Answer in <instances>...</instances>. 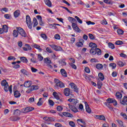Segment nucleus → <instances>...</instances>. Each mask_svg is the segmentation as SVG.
I'll return each mask as SVG.
<instances>
[{
	"instance_id": "53",
	"label": "nucleus",
	"mask_w": 127,
	"mask_h": 127,
	"mask_svg": "<svg viewBox=\"0 0 127 127\" xmlns=\"http://www.w3.org/2000/svg\"><path fill=\"white\" fill-rule=\"evenodd\" d=\"M88 36L91 40H94V39H95V37L94 36V35H93V34H89Z\"/></svg>"
},
{
	"instance_id": "39",
	"label": "nucleus",
	"mask_w": 127,
	"mask_h": 127,
	"mask_svg": "<svg viewBox=\"0 0 127 127\" xmlns=\"http://www.w3.org/2000/svg\"><path fill=\"white\" fill-rule=\"evenodd\" d=\"M76 46H77V47H82V46H83V42H77L76 44H75Z\"/></svg>"
},
{
	"instance_id": "16",
	"label": "nucleus",
	"mask_w": 127,
	"mask_h": 127,
	"mask_svg": "<svg viewBox=\"0 0 127 127\" xmlns=\"http://www.w3.org/2000/svg\"><path fill=\"white\" fill-rule=\"evenodd\" d=\"M96 118L100 121H106V117L104 115H96Z\"/></svg>"
},
{
	"instance_id": "9",
	"label": "nucleus",
	"mask_w": 127,
	"mask_h": 127,
	"mask_svg": "<svg viewBox=\"0 0 127 127\" xmlns=\"http://www.w3.org/2000/svg\"><path fill=\"white\" fill-rule=\"evenodd\" d=\"M69 86H70V88H71V89H73L74 92H76V93H78L79 89H78V87H77V85H76V84H75V83H70L69 84Z\"/></svg>"
},
{
	"instance_id": "51",
	"label": "nucleus",
	"mask_w": 127,
	"mask_h": 127,
	"mask_svg": "<svg viewBox=\"0 0 127 127\" xmlns=\"http://www.w3.org/2000/svg\"><path fill=\"white\" fill-rule=\"evenodd\" d=\"M4 17L6 19H10V15H9V14H5L4 15Z\"/></svg>"
},
{
	"instance_id": "10",
	"label": "nucleus",
	"mask_w": 127,
	"mask_h": 127,
	"mask_svg": "<svg viewBox=\"0 0 127 127\" xmlns=\"http://www.w3.org/2000/svg\"><path fill=\"white\" fill-rule=\"evenodd\" d=\"M37 18L39 21L40 25H41V26H44V22L42 21V17L40 15H37Z\"/></svg>"
},
{
	"instance_id": "30",
	"label": "nucleus",
	"mask_w": 127,
	"mask_h": 127,
	"mask_svg": "<svg viewBox=\"0 0 127 127\" xmlns=\"http://www.w3.org/2000/svg\"><path fill=\"white\" fill-rule=\"evenodd\" d=\"M104 2L107 4H114V1L112 0H104Z\"/></svg>"
},
{
	"instance_id": "34",
	"label": "nucleus",
	"mask_w": 127,
	"mask_h": 127,
	"mask_svg": "<svg viewBox=\"0 0 127 127\" xmlns=\"http://www.w3.org/2000/svg\"><path fill=\"white\" fill-rule=\"evenodd\" d=\"M53 95L55 99H56L58 100H60V98H59V95H58V93H57V92H53Z\"/></svg>"
},
{
	"instance_id": "64",
	"label": "nucleus",
	"mask_w": 127,
	"mask_h": 127,
	"mask_svg": "<svg viewBox=\"0 0 127 127\" xmlns=\"http://www.w3.org/2000/svg\"><path fill=\"white\" fill-rule=\"evenodd\" d=\"M55 127H62V125H61V124H60V123H56L55 125Z\"/></svg>"
},
{
	"instance_id": "42",
	"label": "nucleus",
	"mask_w": 127,
	"mask_h": 127,
	"mask_svg": "<svg viewBox=\"0 0 127 127\" xmlns=\"http://www.w3.org/2000/svg\"><path fill=\"white\" fill-rule=\"evenodd\" d=\"M124 30L122 29L117 30V33L119 35H123V34H124Z\"/></svg>"
},
{
	"instance_id": "13",
	"label": "nucleus",
	"mask_w": 127,
	"mask_h": 127,
	"mask_svg": "<svg viewBox=\"0 0 127 127\" xmlns=\"http://www.w3.org/2000/svg\"><path fill=\"white\" fill-rule=\"evenodd\" d=\"M63 115L64 117H66V118H73L74 117L71 113L67 112H63Z\"/></svg>"
},
{
	"instance_id": "11",
	"label": "nucleus",
	"mask_w": 127,
	"mask_h": 127,
	"mask_svg": "<svg viewBox=\"0 0 127 127\" xmlns=\"http://www.w3.org/2000/svg\"><path fill=\"white\" fill-rule=\"evenodd\" d=\"M68 107L71 111H72V112H73V113H78L79 112V111H78V109L72 105L68 104Z\"/></svg>"
},
{
	"instance_id": "24",
	"label": "nucleus",
	"mask_w": 127,
	"mask_h": 127,
	"mask_svg": "<svg viewBox=\"0 0 127 127\" xmlns=\"http://www.w3.org/2000/svg\"><path fill=\"white\" fill-rule=\"evenodd\" d=\"M122 105H127V96H124L123 99L121 101Z\"/></svg>"
},
{
	"instance_id": "46",
	"label": "nucleus",
	"mask_w": 127,
	"mask_h": 127,
	"mask_svg": "<svg viewBox=\"0 0 127 127\" xmlns=\"http://www.w3.org/2000/svg\"><path fill=\"white\" fill-rule=\"evenodd\" d=\"M19 120H20V117H16L13 118L12 121V122H17V121H19Z\"/></svg>"
},
{
	"instance_id": "1",
	"label": "nucleus",
	"mask_w": 127,
	"mask_h": 127,
	"mask_svg": "<svg viewBox=\"0 0 127 127\" xmlns=\"http://www.w3.org/2000/svg\"><path fill=\"white\" fill-rule=\"evenodd\" d=\"M89 47H91V49L90 51V54L92 55H98V56H100V55H102V50L99 48H98V46L95 43H93L91 42L89 44Z\"/></svg>"
},
{
	"instance_id": "49",
	"label": "nucleus",
	"mask_w": 127,
	"mask_h": 127,
	"mask_svg": "<svg viewBox=\"0 0 127 127\" xmlns=\"http://www.w3.org/2000/svg\"><path fill=\"white\" fill-rule=\"evenodd\" d=\"M115 44H116V45H122V44H124V42L122 41H117L115 42Z\"/></svg>"
},
{
	"instance_id": "14",
	"label": "nucleus",
	"mask_w": 127,
	"mask_h": 127,
	"mask_svg": "<svg viewBox=\"0 0 127 127\" xmlns=\"http://www.w3.org/2000/svg\"><path fill=\"white\" fill-rule=\"evenodd\" d=\"M31 85H32L31 81H28L24 83V86L25 87V88H29L30 87H31Z\"/></svg>"
},
{
	"instance_id": "61",
	"label": "nucleus",
	"mask_w": 127,
	"mask_h": 127,
	"mask_svg": "<svg viewBox=\"0 0 127 127\" xmlns=\"http://www.w3.org/2000/svg\"><path fill=\"white\" fill-rule=\"evenodd\" d=\"M110 67H112V69H115L117 67V64H109Z\"/></svg>"
},
{
	"instance_id": "5",
	"label": "nucleus",
	"mask_w": 127,
	"mask_h": 127,
	"mask_svg": "<svg viewBox=\"0 0 127 127\" xmlns=\"http://www.w3.org/2000/svg\"><path fill=\"white\" fill-rule=\"evenodd\" d=\"M26 22L27 25L29 29H32V22H31V18L28 15L26 16Z\"/></svg>"
},
{
	"instance_id": "26",
	"label": "nucleus",
	"mask_w": 127,
	"mask_h": 127,
	"mask_svg": "<svg viewBox=\"0 0 127 127\" xmlns=\"http://www.w3.org/2000/svg\"><path fill=\"white\" fill-rule=\"evenodd\" d=\"M20 15V11L19 10H16L14 12V17H18Z\"/></svg>"
},
{
	"instance_id": "37",
	"label": "nucleus",
	"mask_w": 127,
	"mask_h": 127,
	"mask_svg": "<svg viewBox=\"0 0 127 127\" xmlns=\"http://www.w3.org/2000/svg\"><path fill=\"white\" fill-rule=\"evenodd\" d=\"M26 46H27L28 48L25 47L23 48V49L24 51H28V50H31V47H30L29 45L27 44Z\"/></svg>"
},
{
	"instance_id": "12",
	"label": "nucleus",
	"mask_w": 127,
	"mask_h": 127,
	"mask_svg": "<svg viewBox=\"0 0 127 127\" xmlns=\"http://www.w3.org/2000/svg\"><path fill=\"white\" fill-rule=\"evenodd\" d=\"M67 101L68 102H70V103H72L73 105H77V104H78V100L73 98H69L67 100Z\"/></svg>"
},
{
	"instance_id": "27",
	"label": "nucleus",
	"mask_w": 127,
	"mask_h": 127,
	"mask_svg": "<svg viewBox=\"0 0 127 127\" xmlns=\"http://www.w3.org/2000/svg\"><path fill=\"white\" fill-rule=\"evenodd\" d=\"M98 77L101 81H104L105 80V76H104V74L102 72H99L98 73Z\"/></svg>"
},
{
	"instance_id": "47",
	"label": "nucleus",
	"mask_w": 127,
	"mask_h": 127,
	"mask_svg": "<svg viewBox=\"0 0 127 127\" xmlns=\"http://www.w3.org/2000/svg\"><path fill=\"white\" fill-rule=\"evenodd\" d=\"M86 23L87 25H95V24H96L95 22H92L91 21H87Z\"/></svg>"
},
{
	"instance_id": "25",
	"label": "nucleus",
	"mask_w": 127,
	"mask_h": 127,
	"mask_svg": "<svg viewBox=\"0 0 127 127\" xmlns=\"http://www.w3.org/2000/svg\"><path fill=\"white\" fill-rule=\"evenodd\" d=\"M20 60L22 63H27V62H28V60H27V59H26L24 57H21L20 58Z\"/></svg>"
},
{
	"instance_id": "57",
	"label": "nucleus",
	"mask_w": 127,
	"mask_h": 127,
	"mask_svg": "<svg viewBox=\"0 0 127 127\" xmlns=\"http://www.w3.org/2000/svg\"><path fill=\"white\" fill-rule=\"evenodd\" d=\"M46 51H47V52H48L49 53H52L53 52L52 49H51V48H50L49 47H47L46 48Z\"/></svg>"
},
{
	"instance_id": "3",
	"label": "nucleus",
	"mask_w": 127,
	"mask_h": 127,
	"mask_svg": "<svg viewBox=\"0 0 127 127\" xmlns=\"http://www.w3.org/2000/svg\"><path fill=\"white\" fill-rule=\"evenodd\" d=\"M55 85H54L55 89L58 90L60 88H65V84L62 81L57 78L54 79Z\"/></svg>"
},
{
	"instance_id": "19",
	"label": "nucleus",
	"mask_w": 127,
	"mask_h": 127,
	"mask_svg": "<svg viewBox=\"0 0 127 127\" xmlns=\"http://www.w3.org/2000/svg\"><path fill=\"white\" fill-rule=\"evenodd\" d=\"M61 74H62V76L63 77H67V72H66V70L64 68H62L60 70Z\"/></svg>"
},
{
	"instance_id": "15",
	"label": "nucleus",
	"mask_w": 127,
	"mask_h": 127,
	"mask_svg": "<svg viewBox=\"0 0 127 127\" xmlns=\"http://www.w3.org/2000/svg\"><path fill=\"white\" fill-rule=\"evenodd\" d=\"M84 104H85V106L86 111L88 114H91V109L89 107V104H88V103H87L86 102L84 103Z\"/></svg>"
},
{
	"instance_id": "22",
	"label": "nucleus",
	"mask_w": 127,
	"mask_h": 127,
	"mask_svg": "<svg viewBox=\"0 0 127 127\" xmlns=\"http://www.w3.org/2000/svg\"><path fill=\"white\" fill-rule=\"evenodd\" d=\"M44 62L47 64H51L52 62H51V60L50 58H46L44 59Z\"/></svg>"
},
{
	"instance_id": "55",
	"label": "nucleus",
	"mask_w": 127,
	"mask_h": 127,
	"mask_svg": "<svg viewBox=\"0 0 127 127\" xmlns=\"http://www.w3.org/2000/svg\"><path fill=\"white\" fill-rule=\"evenodd\" d=\"M77 122H80V123L83 124V125H84V126H86V122L82 119H77Z\"/></svg>"
},
{
	"instance_id": "44",
	"label": "nucleus",
	"mask_w": 127,
	"mask_h": 127,
	"mask_svg": "<svg viewBox=\"0 0 127 127\" xmlns=\"http://www.w3.org/2000/svg\"><path fill=\"white\" fill-rule=\"evenodd\" d=\"M38 59L40 61H42V60H43V57H42V55H41V54H38Z\"/></svg>"
},
{
	"instance_id": "38",
	"label": "nucleus",
	"mask_w": 127,
	"mask_h": 127,
	"mask_svg": "<svg viewBox=\"0 0 127 127\" xmlns=\"http://www.w3.org/2000/svg\"><path fill=\"white\" fill-rule=\"evenodd\" d=\"M74 18H75V19H76L77 21H78V22H79V23H80V24H82V23H83V21H82L81 20V19H80V18L79 17H78L77 16H75Z\"/></svg>"
},
{
	"instance_id": "52",
	"label": "nucleus",
	"mask_w": 127,
	"mask_h": 127,
	"mask_svg": "<svg viewBox=\"0 0 127 127\" xmlns=\"http://www.w3.org/2000/svg\"><path fill=\"white\" fill-rule=\"evenodd\" d=\"M50 26H52L53 28H54L55 29H57V26H56V23H53V24H49Z\"/></svg>"
},
{
	"instance_id": "40",
	"label": "nucleus",
	"mask_w": 127,
	"mask_h": 127,
	"mask_svg": "<svg viewBox=\"0 0 127 127\" xmlns=\"http://www.w3.org/2000/svg\"><path fill=\"white\" fill-rule=\"evenodd\" d=\"M108 46L109 48H111L112 49H115V45L112 43H108Z\"/></svg>"
},
{
	"instance_id": "56",
	"label": "nucleus",
	"mask_w": 127,
	"mask_h": 127,
	"mask_svg": "<svg viewBox=\"0 0 127 127\" xmlns=\"http://www.w3.org/2000/svg\"><path fill=\"white\" fill-rule=\"evenodd\" d=\"M55 39H57V40H60V38H61L60 35L56 34L55 35Z\"/></svg>"
},
{
	"instance_id": "45",
	"label": "nucleus",
	"mask_w": 127,
	"mask_h": 127,
	"mask_svg": "<svg viewBox=\"0 0 127 127\" xmlns=\"http://www.w3.org/2000/svg\"><path fill=\"white\" fill-rule=\"evenodd\" d=\"M114 99L112 98H108L106 101L108 103H109V104H112L113 103H114Z\"/></svg>"
},
{
	"instance_id": "54",
	"label": "nucleus",
	"mask_w": 127,
	"mask_h": 127,
	"mask_svg": "<svg viewBox=\"0 0 127 127\" xmlns=\"http://www.w3.org/2000/svg\"><path fill=\"white\" fill-rule=\"evenodd\" d=\"M69 125L70 127H75V123L73 121H70L69 122Z\"/></svg>"
},
{
	"instance_id": "35",
	"label": "nucleus",
	"mask_w": 127,
	"mask_h": 127,
	"mask_svg": "<svg viewBox=\"0 0 127 127\" xmlns=\"http://www.w3.org/2000/svg\"><path fill=\"white\" fill-rule=\"evenodd\" d=\"M96 68L98 69V70H102L104 68V66L102 64H96Z\"/></svg>"
},
{
	"instance_id": "28",
	"label": "nucleus",
	"mask_w": 127,
	"mask_h": 127,
	"mask_svg": "<svg viewBox=\"0 0 127 127\" xmlns=\"http://www.w3.org/2000/svg\"><path fill=\"white\" fill-rule=\"evenodd\" d=\"M33 27H36L38 25V22H37V19L36 18L34 17L33 19Z\"/></svg>"
},
{
	"instance_id": "60",
	"label": "nucleus",
	"mask_w": 127,
	"mask_h": 127,
	"mask_svg": "<svg viewBox=\"0 0 127 127\" xmlns=\"http://www.w3.org/2000/svg\"><path fill=\"white\" fill-rule=\"evenodd\" d=\"M31 70L32 72H33V73H35L36 72H37V71H38V70L37 69L33 67H31Z\"/></svg>"
},
{
	"instance_id": "59",
	"label": "nucleus",
	"mask_w": 127,
	"mask_h": 127,
	"mask_svg": "<svg viewBox=\"0 0 127 127\" xmlns=\"http://www.w3.org/2000/svg\"><path fill=\"white\" fill-rule=\"evenodd\" d=\"M49 104L52 107H53V106H54V102H53V101L51 100H49Z\"/></svg>"
},
{
	"instance_id": "29",
	"label": "nucleus",
	"mask_w": 127,
	"mask_h": 127,
	"mask_svg": "<svg viewBox=\"0 0 127 127\" xmlns=\"http://www.w3.org/2000/svg\"><path fill=\"white\" fill-rule=\"evenodd\" d=\"M18 31H17V30H13L12 35L14 37H18Z\"/></svg>"
},
{
	"instance_id": "7",
	"label": "nucleus",
	"mask_w": 127,
	"mask_h": 127,
	"mask_svg": "<svg viewBox=\"0 0 127 127\" xmlns=\"http://www.w3.org/2000/svg\"><path fill=\"white\" fill-rule=\"evenodd\" d=\"M49 46L52 48V49H54V50H55V51H62L63 49L61 47L58 46L56 45L52 44V45H49Z\"/></svg>"
},
{
	"instance_id": "18",
	"label": "nucleus",
	"mask_w": 127,
	"mask_h": 127,
	"mask_svg": "<svg viewBox=\"0 0 127 127\" xmlns=\"http://www.w3.org/2000/svg\"><path fill=\"white\" fill-rule=\"evenodd\" d=\"M44 1L45 4L49 6V7H52V3L51 2V1H50V0H44Z\"/></svg>"
},
{
	"instance_id": "20",
	"label": "nucleus",
	"mask_w": 127,
	"mask_h": 127,
	"mask_svg": "<svg viewBox=\"0 0 127 127\" xmlns=\"http://www.w3.org/2000/svg\"><path fill=\"white\" fill-rule=\"evenodd\" d=\"M116 97L118 100H121L123 98V94L120 92H117L116 93Z\"/></svg>"
},
{
	"instance_id": "21",
	"label": "nucleus",
	"mask_w": 127,
	"mask_h": 127,
	"mask_svg": "<svg viewBox=\"0 0 127 127\" xmlns=\"http://www.w3.org/2000/svg\"><path fill=\"white\" fill-rule=\"evenodd\" d=\"M2 29L4 33H7L8 32V27L6 25H3L2 27Z\"/></svg>"
},
{
	"instance_id": "6",
	"label": "nucleus",
	"mask_w": 127,
	"mask_h": 127,
	"mask_svg": "<svg viewBox=\"0 0 127 127\" xmlns=\"http://www.w3.org/2000/svg\"><path fill=\"white\" fill-rule=\"evenodd\" d=\"M39 89V86L38 85H33L30 87L27 91L26 93L29 94L32 92V91H36V90H38Z\"/></svg>"
},
{
	"instance_id": "48",
	"label": "nucleus",
	"mask_w": 127,
	"mask_h": 127,
	"mask_svg": "<svg viewBox=\"0 0 127 127\" xmlns=\"http://www.w3.org/2000/svg\"><path fill=\"white\" fill-rule=\"evenodd\" d=\"M57 110L58 112H61V111H63V107H62V106H58L57 107Z\"/></svg>"
},
{
	"instance_id": "33",
	"label": "nucleus",
	"mask_w": 127,
	"mask_h": 127,
	"mask_svg": "<svg viewBox=\"0 0 127 127\" xmlns=\"http://www.w3.org/2000/svg\"><path fill=\"white\" fill-rule=\"evenodd\" d=\"M110 103H109V102H106L104 103V105H105L106 107H108L111 111H113V110H114V108L111 106V105H110Z\"/></svg>"
},
{
	"instance_id": "36",
	"label": "nucleus",
	"mask_w": 127,
	"mask_h": 127,
	"mask_svg": "<svg viewBox=\"0 0 127 127\" xmlns=\"http://www.w3.org/2000/svg\"><path fill=\"white\" fill-rule=\"evenodd\" d=\"M21 113V111H20V110H18V109H16L14 111V115H16V116H20V114Z\"/></svg>"
},
{
	"instance_id": "62",
	"label": "nucleus",
	"mask_w": 127,
	"mask_h": 127,
	"mask_svg": "<svg viewBox=\"0 0 127 127\" xmlns=\"http://www.w3.org/2000/svg\"><path fill=\"white\" fill-rule=\"evenodd\" d=\"M15 59H16L13 56H10V57H8V60H13L14 61V60H15Z\"/></svg>"
},
{
	"instance_id": "50",
	"label": "nucleus",
	"mask_w": 127,
	"mask_h": 127,
	"mask_svg": "<svg viewBox=\"0 0 127 127\" xmlns=\"http://www.w3.org/2000/svg\"><path fill=\"white\" fill-rule=\"evenodd\" d=\"M21 73H23V74H24V75H26V76H27V75H28V72H27V71H26V70H25L24 69H21Z\"/></svg>"
},
{
	"instance_id": "41",
	"label": "nucleus",
	"mask_w": 127,
	"mask_h": 127,
	"mask_svg": "<svg viewBox=\"0 0 127 127\" xmlns=\"http://www.w3.org/2000/svg\"><path fill=\"white\" fill-rule=\"evenodd\" d=\"M43 98H39V102L37 103V105L38 106H42V104H43V102L42 101V100L43 99Z\"/></svg>"
},
{
	"instance_id": "17",
	"label": "nucleus",
	"mask_w": 127,
	"mask_h": 127,
	"mask_svg": "<svg viewBox=\"0 0 127 127\" xmlns=\"http://www.w3.org/2000/svg\"><path fill=\"white\" fill-rule=\"evenodd\" d=\"M64 93L65 96L68 97L70 95V89L68 88H65L64 90Z\"/></svg>"
},
{
	"instance_id": "8",
	"label": "nucleus",
	"mask_w": 127,
	"mask_h": 127,
	"mask_svg": "<svg viewBox=\"0 0 127 127\" xmlns=\"http://www.w3.org/2000/svg\"><path fill=\"white\" fill-rule=\"evenodd\" d=\"M34 110V108L28 107L26 108H24L22 109V113L24 114H26V113H29V112H31Z\"/></svg>"
},
{
	"instance_id": "43",
	"label": "nucleus",
	"mask_w": 127,
	"mask_h": 127,
	"mask_svg": "<svg viewBox=\"0 0 127 127\" xmlns=\"http://www.w3.org/2000/svg\"><path fill=\"white\" fill-rule=\"evenodd\" d=\"M40 36L44 39V40H46L47 39V36L45 34H41Z\"/></svg>"
},
{
	"instance_id": "4",
	"label": "nucleus",
	"mask_w": 127,
	"mask_h": 127,
	"mask_svg": "<svg viewBox=\"0 0 127 127\" xmlns=\"http://www.w3.org/2000/svg\"><path fill=\"white\" fill-rule=\"evenodd\" d=\"M16 29L18 32L19 35H20V36H21L22 37H24V38L27 37V34H26V32L23 29V28H22L20 27H17Z\"/></svg>"
},
{
	"instance_id": "32",
	"label": "nucleus",
	"mask_w": 127,
	"mask_h": 127,
	"mask_svg": "<svg viewBox=\"0 0 127 127\" xmlns=\"http://www.w3.org/2000/svg\"><path fill=\"white\" fill-rule=\"evenodd\" d=\"M34 48L36 49H37L39 51V52H41L42 51V49L40 48V46L37 45V44H35L34 45Z\"/></svg>"
},
{
	"instance_id": "58",
	"label": "nucleus",
	"mask_w": 127,
	"mask_h": 127,
	"mask_svg": "<svg viewBox=\"0 0 127 127\" xmlns=\"http://www.w3.org/2000/svg\"><path fill=\"white\" fill-rule=\"evenodd\" d=\"M90 62H91V63H97V62H98V60L96 59H91L90 60Z\"/></svg>"
},
{
	"instance_id": "2",
	"label": "nucleus",
	"mask_w": 127,
	"mask_h": 127,
	"mask_svg": "<svg viewBox=\"0 0 127 127\" xmlns=\"http://www.w3.org/2000/svg\"><path fill=\"white\" fill-rule=\"evenodd\" d=\"M1 86L4 87L5 92H7L9 91L11 94L12 93V85H9L8 82L5 79H3L1 81Z\"/></svg>"
},
{
	"instance_id": "23",
	"label": "nucleus",
	"mask_w": 127,
	"mask_h": 127,
	"mask_svg": "<svg viewBox=\"0 0 127 127\" xmlns=\"http://www.w3.org/2000/svg\"><path fill=\"white\" fill-rule=\"evenodd\" d=\"M43 120L46 121V122H52L53 121H54L53 118L49 117H44Z\"/></svg>"
},
{
	"instance_id": "31",
	"label": "nucleus",
	"mask_w": 127,
	"mask_h": 127,
	"mask_svg": "<svg viewBox=\"0 0 127 127\" xmlns=\"http://www.w3.org/2000/svg\"><path fill=\"white\" fill-rule=\"evenodd\" d=\"M14 96L15 98H19V97L21 96V94L20 93H19V91L17 90L14 92Z\"/></svg>"
},
{
	"instance_id": "63",
	"label": "nucleus",
	"mask_w": 127,
	"mask_h": 127,
	"mask_svg": "<svg viewBox=\"0 0 127 127\" xmlns=\"http://www.w3.org/2000/svg\"><path fill=\"white\" fill-rule=\"evenodd\" d=\"M59 64H66V63L65 62V60H61L59 61Z\"/></svg>"
}]
</instances>
